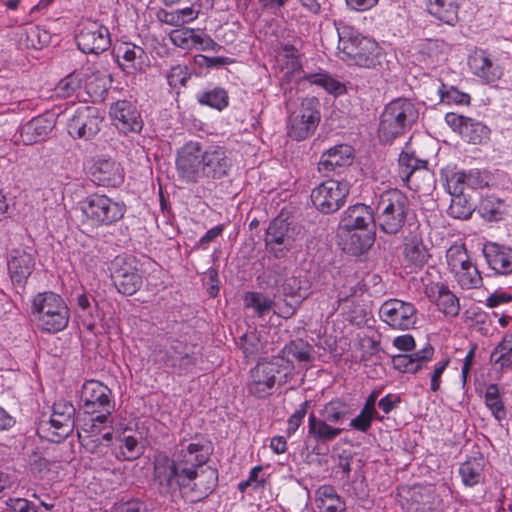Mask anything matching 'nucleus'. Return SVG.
<instances>
[{"mask_svg":"<svg viewBox=\"0 0 512 512\" xmlns=\"http://www.w3.org/2000/svg\"><path fill=\"white\" fill-rule=\"evenodd\" d=\"M175 165L181 181L197 184L227 176L232 160L223 146L211 145L203 148L200 142L189 141L178 149Z\"/></svg>","mask_w":512,"mask_h":512,"instance_id":"1","label":"nucleus"},{"mask_svg":"<svg viewBox=\"0 0 512 512\" xmlns=\"http://www.w3.org/2000/svg\"><path fill=\"white\" fill-rule=\"evenodd\" d=\"M335 25L342 60L349 65L364 68H376L381 64L382 51L375 40L362 35L357 29L344 22H338Z\"/></svg>","mask_w":512,"mask_h":512,"instance_id":"2","label":"nucleus"},{"mask_svg":"<svg viewBox=\"0 0 512 512\" xmlns=\"http://www.w3.org/2000/svg\"><path fill=\"white\" fill-rule=\"evenodd\" d=\"M31 314L37 326L47 333L63 331L69 323V308L64 299L51 291L36 294L31 301Z\"/></svg>","mask_w":512,"mask_h":512,"instance_id":"3","label":"nucleus"},{"mask_svg":"<svg viewBox=\"0 0 512 512\" xmlns=\"http://www.w3.org/2000/svg\"><path fill=\"white\" fill-rule=\"evenodd\" d=\"M410 211L409 199L398 189L383 192L375 211V224L388 235H396L406 223Z\"/></svg>","mask_w":512,"mask_h":512,"instance_id":"4","label":"nucleus"},{"mask_svg":"<svg viewBox=\"0 0 512 512\" xmlns=\"http://www.w3.org/2000/svg\"><path fill=\"white\" fill-rule=\"evenodd\" d=\"M418 117V109L411 100L406 98L394 99L386 105L381 114L378 130L379 138L383 142H390L410 130Z\"/></svg>","mask_w":512,"mask_h":512,"instance_id":"5","label":"nucleus"},{"mask_svg":"<svg viewBox=\"0 0 512 512\" xmlns=\"http://www.w3.org/2000/svg\"><path fill=\"white\" fill-rule=\"evenodd\" d=\"M96 414V416L91 415L89 418L83 419L81 431L78 432V435L85 449L95 455V460H99L97 465L103 470H110V463L100 460L99 454L104 453V449L107 451L109 444L113 441L112 432L108 431L101 434L105 428L112 424L111 413L97 412Z\"/></svg>","mask_w":512,"mask_h":512,"instance_id":"6","label":"nucleus"},{"mask_svg":"<svg viewBox=\"0 0 512 512\" xmlns=\"http://www.w3.org/2000/svg\"><path fill=\"white\" fill-rule=\"evenodd\" d=\"M153 480L158 486L160 493L169 494L178 489L188 486V469H180L175 459L169 458L164 453H158L154 456Z\"/></svg>","mask_w":512,"mask_h":512,"instance_id":"7","label":"nucleus"},{"mask_svg":"<svg viewBox=\"0 0 512 512\" xmlns=\"http://www.w3.org/2000/svg\"><path fill=\"white\" fill-rule=\"evenodd\" d=\"M321 119L320 102L316 97H306L300 106L289 116L288 134L301 141L310 137Z\"/></svg>","mask_w":512,"mask_h":512,"instance_id":"8","label":"nucleus"},{"mask_svg":"<svg viewBox=\"0 0 512 512\" xmlns=\"http://www.w3.org/2000/svg\"><path fill=\"white\" fill-rule=\"evenodd\" d=\"M83 215L92 225H110L120 220L125 207L106 195L92 194L80 203Z\"/></svg>","mask_w":512,"mask_h":512,"instance_id":"9","label":"nucleus"},{"mask_svg":"<svg viewBox=\"0 0 512 512\" xmlns=\"http://www.w3.org/2000/svg\"><path fill=\"white\" fill-rule=\"evenodd\" d=\"M301 235L302 229L299 225L275 218L266 230V246L277 258H282L294 247Z\"/></svg>","mask_w":512,"mask_h":512,"instance_id":"10","label":"nucleus"},{"mask_svg":"<svg viewBox=\"0 0 512 512\" xmlns=\"http://www.w3.org/2000/svg\"><path fill=\"white\" fill-rule=\"evenodd\" d=\"M348 194V182L329 179L312 190L311 200L317 210L324 214H330L338 211L344 205Z\"/></svg>","mask_w":512,"mask_h":512,"instance_id":"11","label":"nucleus"},{"mask_svg":"<svg viewBox=\"0 0 512 512\" xmlns=\"http://www.w3.org/2000/svg\"><path fill=\"white\" fill-rule=\"evenodd\" d=\"M211 454V445L204 439H194L192 441H182L174 453V459L180 469H188L189 481L194 480L199 467H202L209 460Z\"/></svg>","mask_w":512,"mask_h":512,"instance_id":"12","label":"nucleus"},{"mask_svg":"<svg viewBox=\"0 0 512 512\" xmlns=\"http://www.w3.org/2000/svg\"><path fill=\"white\" fill-rule=\"evenodd\" d=\"M158 360L179 375L190 373L197 363L195 353L183 341L170 339L163 349L157 352Z\"/></svg>","mask_w":512,"mask_h":512,"instance_id":"13","label":"nucleus"},{"mask_svg":"<svg viewBox=\"0 0 512 512\" xmlns=\"http://www.w3.org/2000/svg\"><path fill=\"white\" fill-rule=\"evenodd\" d=\"M380 319L395 330L414 328L418 320L415 305L400 299L386 300L379 309Z\"/></svg>","mask_w":512,"mask_h":512,"instance_id":"14","label":"nucleus"},{"mask_svg":"<svg viewBox=\"0 0 512 512\" xmlns=\"http://www.w3.org/2000/svg\"><path fill=\"white\" fill-rule=\"evenodd\" d=\"M77 47L86 54H100L111 45L108 28L97 21H86L79 25L75 35Z\"/></svg>","mask_w":512,"mask_h":512,"instance_id":"15","label":"nucleus"},{"mask_svg":"<svg viewBox=\"0 0 512 512\" xmlns=\"http://www.w3.org/2000/svg\"><path fill=\"white\" fill-rule=\"evenodd\" d=\"M103 117L92 106L77 108L67 121L68 134L74 139L91 140L99 132Z\"/></svg>","mask_w":512,"mask_h":512,"instance_id":"16","label":"nucleus"},{"mask_svg":"<svg viewBox=\"0 0 512 512\" xmlns=\"http://www.w3.org/2000/svg\"><path fill=\"white\" fill-rule=\"evenodd\" d=\"M80 402L84 413L88 415L97 412L112 413L115 408L112 391L97 380H88L82 385Z\"/></svg>","mask_w":512,"mask_h":512,"instance_id":"17","label":"nucleus"},{"mask_svg":"<svg viewBox=\"0 0 512 512\" xmlns=\"http://www.w3.org/2000/svg\"><path fill=\"white\" fill-rule=\"evenodd\" d=\"M170 41L184 50L219 51L221 46L208 34L199 30L180 27L169 33Z\"/></svg>","mask_w":512,"mask_h":512,"instance_id":"18","label":"nucleus"},{"mask_svg":"<svg viewBox=\"0 0 512 512\" xmlns=\"http://www.w3.org/2000/svg\"><path fill=\"white\" fill-rule=\"evenodd\" d=\"M280 373L279 360L257 364L250 371L248 390L258 398L271 394V390L277 382Z\"/></svg>","mask_w":512,"mask_h":512,"instance_id":"19","label":"nucleus"},{"mask_svg":"<svg viewBox=\"0 0 512 512\" xmlns=\"http://www.w3.org/2000/svg\"><path fill=\"white\" fill-rule=\"evenodd\" d=\"M111 276L116 289L125 295L134 294L142 285V276L134 265L133 258L117 257Z\"/></svg>","mask_w":512,"mask_h":512,"instance_id":"20","label":"nucleus"},{"mask_svg":"<svg viewBox=\"0 0 512 512\" xmlns=\"http://www.w3.org/2000/svg\"><path fill=\"white\" fill-rule=\"evenodd\" d=\"M109 115L113 125L123 134L139 133L143 121L136 106L127 100H120L112 104Z\"/></svg>","mask_w":512,"mask_h":512,"instance_id":"21","label":"nucleus"},{"mask_svg":"<svg viewBox=\"0 0 512 512\" xmlns=\"http://www.w3.org/2000/svg\"><path fill=\"white\" fill-rule=\"evenodd\" d=\"M112 454L119 461H133L144 453L140 433L125 428L113 436Z\"/></svg>","mask_w":512,"mask_h":512,"instance_id":"22","label":"nucleus"},{"mask_svg":"<svg viewBox=\"0 0 512 512\" xmlns=\"http://www.w3.org/2000/svg\"><path fill=\"white\" fill-rule=\"evenodd\" d=\"M114 57L126 74L134 75L145 70L147 54L141 46L129 42L121 43L114 49Z\"/></svg>","mask_w":512,"mask_h":512,"instance_id":"23","label":"nucleus"},{"mask_svg":"<svg viewBox=\"0 0 512 512\" xmlns=\"http://www.w3.org/2000/svg\"><path fill=\"white\" fill-rule=\"evenodd\" d=\"M93 182L102 186H119L124 180L123 170L111 158L99 156L93 159L89 168Z\"/></svg>","mask_w":512,"mask_h":512,"instance_id":"24","label":"nucleus"},{"mask_svg":"<svg viewBox=\"0 0 512 512\" xmlns=\"http://www.w3.org/2000/svg\"><path fill=\"white\" fill-rule=\"evenodd\" d=\"M375 213L365 204H356L344 211L340 226L347 232L353 230H373L376 227Z\"/></svg>","mask_w":512,"mask_h":512,"instance_id":"25","label":"nucleus"},{"mask_svg":"<svg viewBox=\"0 0 512 512\" xmlns=\"http://www.w3.org/2000/svg\"><path fill=\"white\" fill-rule=\"evenodd\" d=\"M353 162V149L350 145L339 144L323 152L318 169L323 173L340 172Z\"/></svg>","mask_w":512,"mask_h":512,"instance_id":"26","label":"nucleus"},{"mask_svg":"<svg viewBox=\"0 0 512 512\" xmlns=\"http://www.w3.org/2000/svg\"><path fill=\"white\" fill-rule=\"evenodd\" d=\"M55 126L52 115H39L20 127V138L23 144L31 145L46 139Z\"/></svg>","mask_w":512,"mask_h":512,"instance_id":"27","label":"nucleus"},{"mask_svg":"<svg viewBox=\"0 0 512 512\" xmlns=\"http://www.w3.org/2000/svg\"><path fill=\"white\" fill-rule=\"evenodd\" d=\"M490 269L498 275L512 274V247L490 242L483 249Z\"/></svg>","mask_w":512,"mask_h":512,"instance_id":"28","label":"nucleus"},{"mask_svg":"<svg viewBox=\"0 0 512 512\" xmlns=\"http://www.w3.org/2000/svg\"><path fill=\"white\" fill-rule=\"evenodd\" d=\"M468 66L471 72L486 83H493L500 79L502 71L485 51H475L469 56Z\"/></svg>","mask_w":512,"mask_h":512,"instance_id":"29","label":"nucleus"},{"mask_svg":"<svg viewBox=\"0 0 512 512\" xmlns=\"http://www.w3.org/2000/svg\"><path fill=\"white\" fill-rule=\"evenodd\" d=\"M7 265L12 282L23 286L32 273L35 262L30 253L14 250Z\"/></svg>","mask_w":512,"mask_h":512,"instance_id":"30","label":"nucleus"},{"mask_svg":"<svg viewBox=\"0 0 512 512\" xmlns=\"http://www.w3.org/2000/svg\"><path fill=\"white\" fill-rule=\"evenodd\" d=\"M427 12L438 21L455 26L459 20L461 0H425Z\"/></svg>","mask_w":512,"mask_h":512,"instance_id":"31","label":"nucleus"},{"mask_svg":"<svg viewBox=\"0 0 512 512\" xmlns=\"http://www.w3.org/2000/svg\"><path fill=\"white\" fill-rule=\"evenodd\" d=\"M429 298L433 299L439 310L446 316L455 317L459 314V299L443 284H435L426 289Z\"/></svg>","mask_w":512,"mask_h":512,"instance_id":"32","label":"nucleus"},{"mask_svg":"<svg viewBox=\"0 0 512 512\" xmlns=\"http://www.w3.org/2000/svg\"><path fill=\"white\" fill-rule=\"evenodd\" d=\"M74 406L66 401H59L53 405V413L50 418L51 425L61 430L57 432L60 437H66L73 430L74 427Z\"/></svg>","mask_w":512,"mask_h":512,"instance_id":"33","label":"nucleus"},{"mask_svg":"<svg viewBox=\"0 0 512 512\" xmlns=\"http://www.w3.org/2000/svg\"><path fill=\"white\" fill-rule=\"evenodd\" d=\"M343 429L334 427L328 421L311 413L308 418V437L316 443H328L335 440Z\"/></svg>","mask_w":512,"mask_h":512,"instance_id":"34","label":"nucleus"},{"mask_svg":"<svg viewBox=\"0 0 512 512\" xmlns=\"http://www.w3.org/2000/svg\"><path fill=\"white\" fill-rule=\"evenodd\" d=\"M316 506L319 512H345L346 503L335 488L330 485H322L316 491Z\"/></svg>","mask_w":512,"mask_h":512,"instance_id":"35","label":"nucleus"},{"mask_svg":"<svg viewBox=\"0 0 512 512\" xmlns=\"http://www.w3.org/2000/svg\"><path fill=\"white\" fill-rule=\"evenodd\" d=\"M485 460L483 457H474L462 463L459 474L462 483L467 487H473L484 481Z\"/></svg>","mask_w":512,"mask_h":512,"instance_id":"36","label":"nucleus"},{"mask_svg":"<svg viewBox=\"0 0 512 512\" xmlns=\"http://www.w3.org/2000/svg\"><path fill=\"white\" fill-rule=\"evenodd\" d=\"M344 250L353 255L365 253L374 243L375 232L373 230H353L348 232Z\"/></svg>","mask_w":512,"mask_h":512,"instance_id":"37","label":"nucleus"},{"mask_svg":"<svg viewBox=\"0 0 512 512\" xmlns=\"http://www.w3.org/2000/svg\"><path fill=\"white\" fill-rule=\"evenodd\" d=\"M302 81H306L312 85H316L330 94L342 95L346 92L345 85L334 79L324 70L314 73H305Z\"/></svg>","mask_w":512,"mask_h":512,"instance_id":"38","label":"nucleus"},{"mask_svg":"<svg viewBox=\"0 0 512 512\" xmlns=\"http://www.w3.org/2000/svg\"><path fill=\"white\" fill-rule=\"evenodd\" d=\"M403 253L406 261L416 266L424 265L429 258L421 236L416 234L406 239Z\"/></svg>","mask_w":512,"mask_h":512,"instance_id":"39","label":"nucleus"},{"mask_svg":"<svg viewBox=\"0 0 512 512\" xmlns=\"http://www.w3.org/2000/svg\"><path fill=\"white\" fill-rule=\"evenodd\" d=\"M244 306L252 309L255 316L263 317L273 309L275 302L263 293L250 291L244 295Z\"/></svg>","mask_w":512,"mask_h":512,"instance_id":"40","label":"nucleus"},{"mask_svg":"<svg viewBox=\"0 0 512 512\" xmlns=\"http://www.w3.org/2000/svg\"><path fill=\"white\" fill-rule=\"evenodd\" d=\"M504 202L494 196H486L481 199L478 206V213L487 221H499L505 214Z\"/></svg>","mask_w":512,"mask_h":512,"instance_id":"41","label":"nucleus"},{"mask_svg":"<svg viewBox=\"0 0 512 512\" xmlns=\"http://www.w3.org/2000/svg\"><path fill=\"white\" fill-rule=\"evenodd\" d=\"M484 402L486 407L497 421L501 422L506 419L507 412L501 399L499 387L497 384H489L486 387Z\"/></svg>","mask_w":512,"mask_h":512,"instance_id":"42","label":"nucleus"},{"mask_svg":"<svg viewBox=\"0 0 512 512\" xmlns=\"http://www.w3.org/2000/svg\"><path fill=\"white\" fill-rule=\"evenodd\" d=\"M453 274L462 289H477L483 283L481 273L472 261L463 266V269H459Z\"/></svg>","mask_w":512,"mask_h":512,"instance_id":"43","label":"nucleus"},{"mask_svg":"<svg viewBox=\"0 0 512 512\" xmlns=\"http://www.w3.org/2000/svg\"><path fill=\"white\" fill-rule=\"evenodd\" d=\"M461 136L472 144H482L489 139L490 129L482 122L468 118Z\"/></svg>","mask_w":512,"mask_h":512,"instance_id":"44","label":"nucleus"},{"mask_svg":"<svg viewBox=\"0 0 512 512\" xmlns=\"http://www.w3.org/2000/svg\"><path fill=\"white\" fill-rule=\"evenodd\" d=\"M282 291L285 296L297 298V302H301L308 297L310 293V284L304 278L290 276L284 280Z\"/></svg>","mask_w":512,"mask_h":512,"instance_id":"45","label":"nucleus"},{"mask_svg":"<svg viewBox=\"0 0 512 512\" xmlns=\"http://www.w3.org/2000/svg\"><path fill=\"white\" fill-rule=\"evenodd\" d=\"M320 417L331 424L341 423L349 414L347 404L337 398L326 403L319 412Z\"/></svg>","mask_w":512,"mask_h":512,"instance_id":"46","label":"nucleus"},{"mask_svg":"<svg viewBox=\"0 0 512 512\" xmlns=\"http://www.w3.org/2000/svg\"><path fill=\"white\" fill-rule=\"evenodd\" d=\"M426 161L418 159L413 153L403 151L399 156V176L404 182H409L412 175L425 168Z\"/></svg>","mask_w":512,"mask_h":512,"instance_id":"47","label":"nucleus"},{"mask_svg":"<svg viewBox=\"0 0 512 512\" xmlns=\"http://www.w3.org/2000/svg\"><path fill=\"white\" fill-rule=\"evenodd\" d=\"M491 361L499 365L501 369L512 365V334L503 337L502 341L491 353Z\"/></svg>","mask_w":512,"mask_h":512,"instance_id":"48","label":"nucleus"},{"mask_svg":"<svg viewBox=\"0 0 512 512\" xmlns=\"http://www.w3.org/2000/svg\"><path fill=\"white\" fill-rule=\"evenodd\" d=\"M197 98L200 104L217 110H222L228 105L227 92L218 87L200 93Z\"/></svg>","mask_w":512,"mask_h":512,"instance_id":"49","label":"nucleus"},{"mask_svg":"<svg viewBox=\"0 0 512 512\" xmlns=\"http://www.w3.org/2000/svg\"><path fill=\"white\" fill-rule=\"evenodd\" d=\"M448 267L452 273L468 264L471 260L464 245H452L446 252Z\"/></svg>","mask_w":512,"mask_h":512,"instance_id":"50","label":"nucleus"},{"mask_svg":"<svg viewBox=\"0 0 512 512\" xmlns=\"http://www.w3.org/2000/svg\"><path fill=\"white\" fill-rule=\"evenodd\" d=\"M441 103L465 105L470 103V96L452 85L441 83L438 88Z\"/></svg>","mask_w":512,"mask_h":512,"instance_id":"51","label":"nucleus"},{"mask_svg":"<svg viewBox=\"0 0 512 512\" xmlns=\"http://www.w3.org/2000/svg\"><path fill=\"white\" fill-rule=\"evenodd\" d=\"M472 205L462 195L453 196L448 214L456 219H468L472 215Z\"/></svg>","mask_w":512,"mask_h":512,"instance_id":"52","label":"nucleus"},{"mask_svg":"<svg viewBox=\"0 0 512 512\" xmlns=\"http://www.w3.org/2000/svg\"><path fill=\"white\" fill-rule=\"evenodd\" d=\"M374 419H380L378 417V413H374L362 408L360 413L350 421L349 428L359 432L367 433L370 430Z\"/></svg>","mask_w":512,"mask_h":512,"instance_id":"53","label":"nucleus"},{"mask_svg":"<svg viewBox=\"0 0 512 512\" xmlns=\"http://www.w3.org/2000/svg\"><path fill=\"white\" fill-rule=\"evenodd\" d=\"M285 352L299 362H306L311 358V347L302 341H292L285 346Z\"/></svg>","mask_w":512,"mask_h":512,"instance_id":"54","label":"nucleus"},{"mask_svg":"<svg viewBox=\"0 0 512 512\" xmlns=\"http://www.w3.org/2000/svg\"><path fill=\"white\" fill-rule=\"evenodd\" d=\"M81 86V81L77 76L68 75L61 79L56 86V93L63 98L71 97Z\"/></svg>","mask_w":512,"mask_h":512,"instance_id":"55","label":"nucleus"},{"mask_svg":"<svg viewBox=\"0 0 512 512\" xmlns=\"http://www.w3.org/2000/svg\"><path fill=\"white\" fill-rule=\"evenodd\" d=\"M240 346L246 357L256 355L262 349V344L255 332L245 333L240 338Z\"/></svg>","mask_w":512,"mask_h":512,"instance_id":"56","label":"nucleus"},{"mask_svg":"<svg viewBox=\"0 0 512 512\" xmlns=\"http://www.w3.org/2000/svg\"><path fill=\"white\" fill-rule=\"evenodd\" d=\"M449 363H450V359L445 357V358H442L441 360L437 361L433 365L432 372L430 373V390L432 392L439 391V389L441 387V377H442L444 371L446 370V368L448 367Z\"/></svg>","mask_w":512,"mask_h":512,"instance_id":"57","label":"nucleus"},{"mask_svg":"<svg viewBox=\"0 0 512 512\" xmlns=\"http://www.w3.org/2000/svg\"><path fill=\"white\" fill-rule=\"evenodd\" d=\"M392 363L395 369L404 373H417L422 366L420 364H414L413 359L408 354H400L393 356Z\"/></svg>","mask_w":512,"mask_h":512,"instance_id":"58","label":"nucleus"},{"mask_svg":"<svg viewBox=\"0 0 512 512\" xmlns=\"http://www.w3.org/2000/svg\"><path fill=\"white\" fill-rule=\"evenodd\" d=\"M188 78L187 68L182 65L173 66L167 74L168 84L173 88L184 86Z\"/></svg>","mask_w":512,"mask_h":512,"instance_id":"59","label":"nucleus"},{"mask_svg":"<svg viewBox=\"0 0 512 512\" xmlns=\"http://www.w3.org/2000/svg\"><path fill=\"white\" fill-rule=\"evenodd\" d=\"M308 402L305 401L300 404L299 408L288 418L287 421V434L293 435L302 424V421L307 413Z\"/></svg>","mask_w":512,"mask_h":512,"instance_id":"60","label":"nucleus"},{"mask_svg":"<svg viewBox=\"0 0 512 512\" xmlns=\"http://www.w3.org/2000/svg\"><path fill=\"white\" fill-rule=\"evenodd\" d=\"M447 186L452 196L462 195L466 186L465 171L455 172L447 180Z\"/></svg>","mask_w":512,"mask_h":512,"instance_id":"61","label":"nucleus"},{"mask_svg":"<svg viewBox=\"0 0 512 512\" xmlns=\"http://www.w3.org/2000/svg\"><path fill=\"white\" fill-rule=\"evenodd\" d=\"M466 186L471 189H478L488 184L487 176L478 169L465 171Z\"/></svg>","mask_w":512,"mask_h":512,"instance_id":"62","label":"nucleus"},{"mask_svg":"<svg viewBox=\"0 0 512 512\" xmlns=\"http://www.w3.org/2000/svg\"><path fill=\"white\" fill-rule=\"evenodd\" d=\"M157 19L161 23H165L167 25L181 27L184 25V20H182L177 12L175 11H166V10H160L157 13Z\"/></svg>","mask_w":512,"mask_h":512,"instance_id":"63","label":"nucleus"},{"mask_svg":"<svg viewBox=\"0 0 512 512\" xmlns=\"http://www.w3.org/2000/svg\"><path fill=\"white\" fill-rule=\"evenodd\" d=\"M7 506L12 512H29L35 504L24 498H10Z\"/></svg>","mask_w":512,"mask_h":512,"instance_id":"64","label":"nucleus"}]
</instances>
